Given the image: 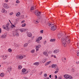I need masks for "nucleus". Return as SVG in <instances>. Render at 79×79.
Wrapping results in <instances>:
<instances>
[{
	"instance_id": "nucleus-1",
	"label": "nucleus",
	"mask_w": 79,
	"mask_h": 79,
	"mask_svg": "<svg viewBox=\"0 0 79 79\" xmlns=\"http://www.w3.org/2000/svg\"><path fill=\"white\" fill-rule=\"evenodd\" d=\"M69 3H68L67 1L65 2H59L55 3L54 5H67Z\"/></svg>"
},
{
	"instance_id": "nucleus-2",
	"label": "nucleus",
	"mask_w": 79,
	"mask_h": 79,
	"mask_svg": "<svg viewBox=\"0 0 79 79\" xmlns=\"http://www.w3.org/2000/svg\"><path fill=\"white\" fill-rule=\"evenodd\" d=\"M2 27L4 29H6L7 31H9V30H10V23H7L6 25V27L5 25H3Z\"/></svg>"
},
{
	"instance_id": "nucleus-3",
	"label": "nucleus",
	"mask_w": 79,
	"mask_h": 79,
	"mask_svg": "<svg viewBox=\"0 0 79 79\" xmlns=\"http://www.w3.org/2000/svg\"><path fill=\"white\" fill-rule=\"evenodd\" d=\"M22 71L23 73H21L22 74H23V75L26 74H27V73H29V71H26V69L25 68L23 69L22 70ZM26 72L25 73V72H26Z\"/></svg>"
},
{
	"instance_id": "nucleus-4",
	"label": "nucleus",
	"mask_w": 79,
	"mask_h": 79,
	"mask_svg": "<svg viewBox=\"0 0 79 79\" xmlns=\"http://www.w3.org/2000/svg\"><path fill=\"white\" fill-rule=\"evenodd\" d=\"M64 77L66 79H72V76L69 75L68 74H65L64 75Z\"/></svg>"
},
{
	"instance_id": "nucleus-5",
	"label": "nucleus",
	"mask_w": 79,
	"mask_h": 79,
	"mask_svg": "<svg viewBox=\"0 0 79 79\" xmlns=\"http://www.w3.org/2000/svg\"><path fill=\"white\" fill-rule=\"evenodd\" d=\"M42 36L39 37V38H37V39L36 40V41L38 43V44H40L41 42H40V40H42Z\"/></svg>"
},
{
	"instance_id": "nucleus-6",
	"label": "nucleus",
	"mask_w": 79,
	"mask_h": 79,
	"mask_svg": "<svg viewBox=\"0 0 79 79\" xmlns=\"http://www.w3.org/2000/svg\"><path fill=\"white\" fill-rule=\"evenodd\" d=\"M73 3L74 4V5L73 6V5H71L73 7V10H74L75 11H76V9H75V6H79V5L78 4H76L74 2H73Z\"/></svg>"
},
{
	"instance_id": "nucleus-7",
	"label": "nucleus",
	"mask_w": 79,
	"mask_h": 79,
	"mask_svg": "<svg viewBox=\"0 0 79 79\" xmlns=\"http://www.w3.org/2000/svg\"><path fill=\"white\" fill-rule=\"evenodd\" d=\"M2 5L3 6V7L4 8H6V9H8V8H9L10 7H9V6H7L8 5L7 4L4 3L2 4Z\"/></svg>"
},
{
	"instance_id": "nucleus-8",
	"label": "nucleus",
	"mask_w": 79,
	"mask_h": 79,
	"mask_svg": "<svg viewBox=\"0 0 79 79\" xmlns=\"http://www.w3.org/2000/svg\"><path fill=\"white\" fill-rule=\"evenodd\" d=\"M12 35L13 37H15V35H16L17 36H19V33L17 32H14L12 34Z\"/></svg>"
},
{
	"instance_id": "nucleus-9",
	"label": "nucleus",
	"mask_w": 79,
	"mask_h": 79,
	"mask_svg": "<svg viewBox=\"0 0 79 79\" xmlns=\"http://www.w3.org/2000/svg\"><path fill=\"white\" fill-rule=\"evenodd\" d=\"M51 29L53 31H55V30L56 29V27L54 25L51 28Z\"/></svg>"
},
{
	"instance_id": "nucleus-10",
	"label": "nucleus",
	"mask_w": 79,
	"mask_h": 79,
	"mask_svg": "<svg viewBox=\"0 0 79 79\" xmlns=\"http://www.w3.org/2000/svg\"><path fill=\"white\" fill-rule=\"evenodd\" d=\"M40 13H41V12L39 11H36L35 12V15H36V16H40Z\"/></svg>"
},
{
	"instance_id": "nucleus-11",
	"label": "nucleus",
	"mask_w": 79,
	"mask_h": 79,
	"mask_svg": "<svg viewBox=\"0 0 79 79\" xmlns=\"http://www.w3.org/2000/svg\"><path fill=\"white\" fill-rule=\"evenodd\" d=\"M6 33L3 34L1 37V38L2 39H5V38H6Z\"/></svg>"
},
{
	"instance_id": "nucleus-12",
	"label": "nucleus",
	"mask_w": 79,
	"mask_h": 79,
	"mask_svg": "<svg viewBox=\"0 0 79 79\" xmlns=\"http://www.w3.org/2000/svg\"><path fill=\"white\" fill-rule=\"evenodd\" d=\"M63 35V34L62 33H60L59 34H58L57 35V36L58 38L60 39V38H61L62 37V35Z\"/></svg>"
},
{
	"instance_id": "nucleus-13",
	"label": "nucleus",
	"mask_w": 79,
	"mask_h": 79,
	"mask_svg": "<svg viewBox=\"0 0 79 79\" xmlns=\"http://www.w3.org/2000/svg\"><path fill=\"white\" fill-rule=\"evenodd\" d=\"M1 57L4 60H6V58H7V56H6L2 55L1 56Z\"/></svg>"
},
{
	"instance_id": "nucleus-14",
	"label": "nucleus",
	"mask_w": 79,
	"mask_h": 79,
	"mask_svg": "<svg viewBox=\"0 0 79 79\" xmlns=\"http://www.w3.org/2000/svg\"><path fill=\"white\" fill-rule=\"evenodd\" d=\"M12 70V68L11 67H9L7 68V71H9V72H10V71H11Z\"/></svg>"
},
{
	"instance_id": "nucleus-15",
	"label": "nucleus",
	"mask_w": 79,
	"mask_h": 79,
	"mask_svg": "<svg viewBox=\"0 0 79 79\" xmlns=\"http://www.w3.org/2000/svg\"><path fill=\"white\" fill-rule=\"evenodd\" d=\"M69 39H70V38H69V36H67L66 37L65 39V41L64 42H65L68 41Z\"/></svg>"
},
{
	"instance_id": "nucleus-16",
	"label": "nucleus",
	"mask_w": 79,
	"mask_h": 79,
	"mask_svg": "<svg viewBox=\"0 0 79 79\" xmlns=\"http://www.w3.org/2000/svg\"><path fill=\"white\" fill-rule=\"evenodd\" d=\"M23 58H24V57H23V56H19L17 57V59H23Z\"/></svg>"
},
{
	"instance_id": "nucleus-17",
	"label": "nucleus",
	"mask_w": 79,
	"mask_h": 79,
	"mask_svg": "<svg viewBox=\"0 0 79 79\" xmlns=\"http://www.w3.org/2000/svg\"><path fill=\"white\" fill-rule=\"evenodd\" d=\"M48 26H50L51 28V27H53V25H54L55 23H54V24H51L50 23H48Z\"/></svg>"
},
{
	"instance_id": "nucleus-18",
	"label": "nucleus",
	"mask_w": 79,
	"mask_h": 79,
	"mask_svg": "<svg viewBox=\"0 0 79 79\" xmlns=\"http://www.w3.org/2000/svg\"><path fill=\"white\" fill-rule=\"evenodd\" d=\"M32 34H31V33H28L27 35V36H28V37H32Z\"/></svg>"
},
{
	"instance_id": "nucleus-19",
	"label": "nucleus",
	"mask_w": 79,
	"mask_h": 79,
	"mask_svg": "<svg viewBox=\"0 0 79 79\" xmlns=\"http://www.w3.org/2000/svg\"><path fill=\"white\" fill-rule=\"evenodd\" d=\"M51 63V61H49L47 62L45 64V66H47V65H48L50 63Z\"/></svg>"
},
{
	"instance_id": "nucleus-20",
	"label": "nucleus",
	"mask_w": 79,
	"mask_h": 79,
	"mask_svg": "<svg viewBox=\"0 0 79 79\" xmlns=\"http://www.w3.org/2000/svg\"><path fill=\"white\" fill-rule=\"evenodd\" d=\"M56 64H52V68H56Z\"/></svg>"
},
{
	"instance_id": "nucleus-21",
	"label": "nucleus",
	"mask_w": 79,
	"mask_h": 79,
	"mask_svg": "<svg viewBox=\"0 0 79 79\" xmlns=\"http://www.w3.org/2000/svg\"><path fill=\"white\" fill-rule=\"evenodd\" d=\"M34 65H36V66H38L39 64V63L38 62H36L34 63L33 64Z\"/></svg>"
},
{
	"instance_id": "nucleus-22",
	"label": "nucleus",
	"mask_w": 79,
	"mask_h": 79,
	"mask_svg": "<svg viewBox=\"0 0 79 79\" xmlns=\"http://www.w3.org/2000/svg\"><path fill=\"white\" fill-rule=\"evenodd\" d=\"M59 52V51H58V50H57V49H56L54 51L53 53H57Z\"/></svg>"
},
{
	"instance_id": "nucleus-23",
	"label": "nucleus",
	"mask_w": 79,
	"mask_h": 79,
	"mask_svg": "<svg viewBox=\"0 0 79 79\" xmlns=\"http://www.w3.org/2000/svg\"><path fill=\"white\" fill-rule=\"evenodd\" d=\"M5 76V73H2L0 74V76L1 77H4V76Z\"/></svg>"
},
{
	"instance_id": "nucleus-24",
	"label": "nucleus",
	"mask_w": 79,
	"mask_h": 79,
	"mask_svg": "<svg viewBox=\"0 0 79 79\" xmlns=\"http://www.w3.org/2000/svg\"><path fill=\"white\" fill-rule=\"evenodd\" d=\"M44 55H45V56H48V54H47V52H43Z\"/></svg>"
},
{
	"instance_id": "nucleus-25",
	"label": "nucleus",
	"mask_w": 79,
	"mask_h": 79,
	"mask_svg": "<svg viewBox=\"0 0 79 79\" xmlns=\"http://www.w3.org/2000/svg\"><path fill=\"white\" fill-rule=\"evenodd\" d=\"M20 15H21V13L19 12H18V13H17V14L16 15V16L18 17V16H19Z\"/></svg>"
},
{
	"instance_id": "nucleus-26",
	"label": "nucleus",
	"mask_w": 79,
	"mask_h": 79,
	"mask_svg": "<svg viewBox=\"0 0 79 79\" xmlns=\"http://www.w3.org/2000/svg\"><path fill=\"white\" fill-rule=\"evenodd\" d=\"M35 8V6H32L31 7V10H34Z\"/></svg>"
},
{
	"instance_id": "nucleus-27",
	"label": "nucleus",
	"mask_w": 79,
	"mask_h": 79,
	"mask_svg": "<svg viewBox=\"0 0 79 79\" xmlns=\"http://www.w3.org/2000/svg\"><path fill=\"white\" fill-rule=\"evenodd\" d=\"M22 68V66L21 65H19L18 66V69H21Z\"/></svg>"
},
{
	"instance_id": "nucleus-28",
	"label": "nucleus",
	"mask_w": 79,
	"mask_h": 79,
	"mask_svg": "<svg viewBox=\"0 0 79 79\" xmlns=\"http://www.w3.org/2000/svg\"><path fill=\"white\" fill-rule=\"evenodd\" d=\"M8 51L9 52H10V53H11V52H12V50L10 48L8 49Z\"/></svg>"
},
{
	"instance_id": "nucleus-29",
	"label": "nucleus",
	"mask_w": 79,
	"mask_h": 79,
	"mask_svg": "<svg viewBox=\"0 0 79 79\" xmlns=\"http://www.w3.org/2000/svg\"><path fill=\"white\" fill-rule=\"evenodd\" d=\"M66 42L68 44H69L70 43V39H69V40L67 41Z\"/></svg>"
},
{
	"instance_id": "nucleus-30",
	"label": "nucleus",
	"mask_w": 79,
	"mask_h": 79,
	"mask_svg": "<svg viewBox=\"0 0 79 79\" xmlns=\"http://www.w3.org/2000/svg\"><path fill=\"white\" fill-rule=\"evenodd\" d=\"M62 44L63 45H65V44H66V42H65V41L63 42V41H62Z\"/></svg>"
},
{
	"instance_id": "nucleus-31",
	"label": "nucleus",
	"mask_w": 79,
	"mask_h": 79,
	"mask_svg": "<svg viewBox=\"0 0 79 79\" xmlns=\"http://www.w3.org/2000/svg\"><path fill=\"white\" fill-rule=\"evenodd\" d=\"M50 41V42H54V41H55V39H51Z\"/></svg>"
},
{
	"instance_id": "nucleus-32",
	"label": "nucleus",
	"mask_w": 79,
	"mask_h": 79,
	"mask_svg": "<svg viewBox=\"0 0 79 79\" xmlns=\"http://www.w3.org/2000/svg\"><path fill=\"white\" fill-rule=\"evenodd\" d=\"M56 68H57L56 69V70H57L58 71H59V69H58V66H57V64H56Z\"/></svg>"
},
{
	"instance_id": "nucleus-33",
	"label": "nucleus",
	"mask_w": 79,
	"mask_h": 79,
	"mask_svg": "<svg viewBox=\"0 0 79 79\" xmlns=\"http://www.w3.org/2000/svg\"><path fill=\"white\" fill-rule=\"evenodd\" d=\"M28 45V43H27L26 44H25L24 45V46L25 47H27V45Z\"/></svg>"
},
{
	"instance_id": "nucleus-34",
	"label": "nucleus",
	"mask_w": 79,
	"mask_h": 79,
	"mask_svg": "<svg viewBox=\"0 0 79 79\" xmlns=\"http://www.w3.org/2000/svg\"><path fill=\"white\" fill-rule=\"evenodd\" d=\"M26 26V23H24L22 25V27H25Z\"/></svg>"
},
{
	"instance_id": "nucleus-35",
	"label": "nucleus",
	"mask_w": 79,
	"mask_h": 79,
	"mask_svg": "<svg viewBox=\"0 0 79 79\" xmlns=\"http://www.w3.org/2000/svg\"><path fill=\"white\" fill-rule=\"evenodd\" d=\"M40 32L41 34H43V33H44V30H41L40 31Z\"/></svg>"
},
{
	"instance_id": "nucleus-36",
	"label": "nucleus",
	"mask_w": 79,
	"mask_h": 79,
	"mask_svg": "<svg viewBox=\"0 0 79 79\" xmlns=\"http://www.w3.org/2000/svg\"><path fill=\"white\" fill-rule=\"evenodd\" d=\"M45 61H46V59H43V61H42V63H45Z\"/></svg>"
},
{
	"instance_id": "nucleus-37",
	"label": "nucleus",
	"mask_w": 79,
	"mask_h": 79,
	"mask_svg": "<svg viewBox=\"0 0 79 79\" xmlns=\"http://www.w3.org/2000/svg\"><path fill=\"white\" fill-rule=\"evenodd\" d=\"M77 14H76L75 16L73 17V18L76 19V17H77Z\"/></svg>"
},
{
	"instance_id": "nucleus-38",
	"label": "nucleus",
	"mask_w": 79,
	"mask_h": 79,
	"mask_svg": "<svg viewBox=\"0 0 79 79\" xmlns=\"http://www.w3.org/2000/svg\"><path fill=\"white\" fill-rule=\"evenodd\" d=\"M2 11L3 13H5V9H2Z\"/></svg>"
},
{
	"instance_id": "nucleus-39",
	"label": "nucleus",
	"mask_w": 79,
	"mask_h": 79,
	"mask_svg": "<svg viewBox=\"0 0 79 79\" xmlns=\"http://www.w3.org/2000/svg\"><path fill=\"white\" fill-rule=\"evenodd\" d=\"M39 48L37 46H36V51H38V50H39Z\"/></svg>"
},
{
	"instance_id": "nucleus-40",
	"label": "nucleus",
	"mask_w": 79,
	"mask_h": 79,
	"mask_svg": "<svg viewBox=\"0 0 79 79\" xmlns=\"http://www.w3.org/2000/svg\"><path fill=\"white\" fill-rule=\"evenodd\" d=\"M31 53H34L35 52V50L34 49V50H32L31 51Z\"/></svg>"
},
{
	"instance_id": "nucleus-41",
	"label": "nucleus",
	"mask_w": 79,
	"mask_h": 79,
	"mask_svg": "<svg viewBox=\"0 0 79 79\" xmlns=\"http://www.w3.org/2000/svg\"><path fill=\"white\" fill-rule=\"evenodd\" d=\"M77 56H79V51H78L77 52Z\"/></svg>"
},
{
	"instance_id": "nucleus-42",
	"label": "nucleus",
	"mask_w": 79,
	"mask_h": 79,
	"mask_svg": "<svg viewBox=\"0 0 79 79\" xmlns=\"http://www.w3.org/2000/svg\"><path fill=\"white\" fill-rule=\"evenodd\" d=\"M75 71V70H74V69L73 68L72 69V72H74Z\"/></svg>"
},
{
	"instance_id": "nucleus-43",
	"label": "nucleus",
	"mask_w": 79,
	"mask_h": 79,
	"mask_svg": "<svg viewBox=\"0 0 79 79\" xmlns=\"http://www.w3.org/2000/svg\"><path fill=\"white\" fill-rule=\"evenodd\" d=\"M59 71V70H56L55 72V74H56V73H57Z\"/></svg>"
},
{
	"instance_id": "nucleus-44",
	"label": "nucleus",
	"mask_w": 79,
	"mask_h": 79,
	"mask_svg": "<svg viewBox=\"0 0 79 79\" xmlns=\"http://www.w3.org/2000/svg\"><path fill=\"white\" fill-rule=\"evenodd\" d=\"M19 0H17L16 1V3H19Z\"/></svg>"
},
{
	"instance_id": "nucleus-45",
	"label": "nucleus",
	"mask_w": 79,
	"mask_h": 79,
	"mask_svg": "<svg viewBox=\"0 0 79 79\" xmlns=\"http://www.w3.org/2000/svg\"><path fill=\"white\" fill-rule=\"evenodd\" d=\"M61 40H63L62 41H63V42H64V41H65V39H64V38H62Z\"/></svg>"
},
{
	"instance_id": "nucleus-46",
	"label": "nucleus",
	"mask_w": 79,
	"mask_h": 79,
	"mask_svg": "<svg viewBox=\"0 0 79 79\" xmlns=\"http://www.w3.org/2000/svg\"><path fill=\"white\" fill-rule=\"evenodd\" d=\"M37 47L38 48H39L41 47V45H39L38 46H37Z\"/></svg>"
},
{
	"instance_id": "nucleus-47",
	"label": "nucleus",
	"mask_w": 79,
	"mask_h": 79,
	"mask_svg": "<svg viewBox=\"0 0 79 79\" xmlns=\"http://www.w3.org/2000/svg\"><path fill=\"white\" fill-rule=\"evenodd\" d=\"M65 15L67 16H70V15H69V14L65 13Z\"/></svg>"
},
{
	"instance_id": "nucleus-48",
	"label": "nucleus",
	"mask_w": 79,
	"mask_h": 79,
	"mask_svg": "<svg viewBox=\"0 0 79 79\" xmlns=\"http://www.w3.org/2000/svg\"><path fill=\"white\" fill-rule=\"evenodd\" d=\"M13 12H11V13H10L9 15H13Z\"/></svg>"
},
{
	"instance_id": "nucleus-49",
	"label": "nucleus",
	"mask_w": 79,
	"mask_h": 79,
	"mask_svg": "<svg viewBox=\"0 0 79 79\" xmlns=\"http://www.w3.org/2000/svg\"><path fill=\"white\" fill-rule=\"evenodd\" d=\"M22 31H23V32H25V29H24V28H23L22 29Z\"/></svg>"
},
{
	"instance_id": "nucleus-50",
	"label": "nucleus",
	"mask_w": 79,
	"mask_h": 79,
	"mask_svg": "<svg viewBox=\"0 0 79 79\" xmlns=\"http://www.w3.org/2000/svg\"><path fill=\"white\" fill-rule=\"evenodd\" d=\"M46 9H47V10H49L50 9V8L48 7H46Z\"/></svg>"
},
{
	"instance_id": "nucleus-51",
	"label": "nucleus",
	"mask_w": 79,
	"mask_h": 79,
	"mask_svg": "<svg viewBox=\"0 0 79 79\" xmlns=\"http://www.w3.org/2000/svg\"><path fill=\"white\" fill-rule=\"evenodd\" d=\"M47 76V73H45L44 74V77H46Z\"/></svg>"
},
{
	"instance_id": "nucleus-52",
	"label": "nucleus",
	"mask_w": 79,
	"mask_h": 79,
	"mask_svg": "<svg viewBox=\"0 0 79 79\" xmlns=\"http://www.w3.org/2000/svg\"><path fill=\"white\" fill-rule=\"evenodd\" d=\"M47 43V41H45L44 42V45H45V44H46V43Z\"/></svg>"
},
{
	"instance_id": "nucleus-53",
	"label": "nucleus",
	"mask_w": 79,
	"mask_h": 79,
	"mask_svg": "<svg viewBox=\"0 0 79 79\" xmlns=\"http://www.w3.org/2000/svg\"><path fill=\"white\" fill-rule=\"evenodd\" d=\"M25 22V20H23L21 22V23H24Z\"/></svg>"
},
{
	"instance_id": "nucleus-54",
	"label": "nucleus",
	"mask_w": 79,
	"mask_h": 79,
	"mask_svg": "<svg viewBox=\"0 0 79 79\" xmlns=\"http://www.w3.org/2000/svg\"><path fill=\"white\" fill-rule=\"evenodd\" d=\"M20 32H23V30L22 29H21L20 30Z\"/></svg>"
},
{
	"instance_id": "nucleus-55",
	"label": "nucleus",
	"mask_w": 79,
	"mask_h": 79,
	"mask_svg": "<svg viewBox=\"0 0 79 79\" xmlns=\"http://www.w3.org/2000/svg\"><path fill=\"white\" fill-rule=\"evenodd\" d=\"M77 46L78 48H79V44H77Z\"/></svg>"
},
{
	"instance_id": "nucleus-56",
	"label": "nucleus",
	"mask_w": 79,
	"mask_h": 79,
	"mask_svg": "<svg viewBox=\"0 0 79 79\" xmlns=\"http://www.w3.org/2000/svg\"><path fill=\"white\" fill-rule=\"evenodd\" d=\"M38 23H39V22L37 21H36V22H35V24H37Z\"/></svg>"
},
{
	"instance_id": "nucleus-57",
	"label": "nucleus",
	"mask_w": 79,
	"mask_h": 79,
	"mask_svg": "<svg viewBox=\"0 0 79 79\" xmlns=\"http://www.w3.org/2000/svg\"><path fill=\"white\" fill-rule=\"evenodd\" d=\"M71 32H72V33H73V32H75V31H73V30H71Z\"/></svg>"
},
{
	"instance_id": "nucleus-58",
	"label": "nucleus",
	"mask_w": 79,
	"mask_h": 79,
	"mask_svg": "<svg viewBox=\"0 0 79 79\" xmlns=\"http://www.w3.org/2000/svg\"><path fill=\"white\" fill-rule=\"evenodd\" d=\"M60 0V1H62L61 2H67V1H64V0Z\"/></svg>"
},
{
	"instance_id": "nucleus-59",
	"label": "nucleus",
	"mask_w": 79,
	"mask_h": 79,
	"mask_svg": "<svg viewBox=\"0 0 79 79\" xmlns=\"http://www.w3.org/2000/svg\"><path fill=\"white\" fill-rule=\"evenodd\" d=\"M18 29H16V30H15V32H18Z\"/></svg>"
},
{
	"instance_id": "nucleus-60",
	"label": "nucleus",
	"mask_w": 79,
	"mask_h": 79,
	"mask_svg": "<svg viewBox=\"0 0 79 79\" xmlns=\"http://www.w3.org/2000/svg\"><path fill=\"white\" fill-rule=\"evenodd\" d=\"M18 24V22L16 21V22H15V24Z\"/></svg>"
},
{
	"instance_id": "nucleus-61",
	"label": "nucleus",
	"mask_w": 79,
	"mask_h": 79,
	"mask_svg": "<svg viewBox=\"0 0 79 79\" xmlns=\"http://www.w3.org/2000/svg\"><path fill=\"white\" fill-rule=\"evenodd\" d=\"M57 79H61V77H59L57 78Z\"/></svg>"
},
{
	"instance_id": "nucleus-62",
	"label": "nucleus",
	"mask_w": 79,
	"mask_h": 79,
	"mask_svg": "<svg viewBox=\"0 0 79 79\" xmlns=\"http://www.w3.org/2000/svg\"><path fill=\"white\" fill-rule=\"evenodd\" d=\"M55 79H57V76L55 75Z\"/></svg>"
},
{
	"instance_id": "nucleus-63",
	"label": "nucleus",
	"mask_w": 79,
	"mask_h": 79,
	"mask_svg": "<svg viewBox=\"0 0 79 79\" xmlns=\"http://www.w3.org/2000/svg\"><path fill=\"white\" fill-rule=\"evenodd\" d=\"M12 25L13 27H15V25H14L13 24H12Z\"/></svg>"
},
{
	"instance_id": "nucleus-64",
	"label": "nucleus",
	"mask_w": 79,
	"mask_h": 79,
	"mask_svg": "<svg viewBox=\"0 0 79 79\" xmlns=\"http://www.w3.org/2000/svg\"><path fill=\"white\" fill-rule=\"evenodd\" d=\"M49 77L50 78H51V77H52V75H49Z\"/></svg>"
}]
</instances>
